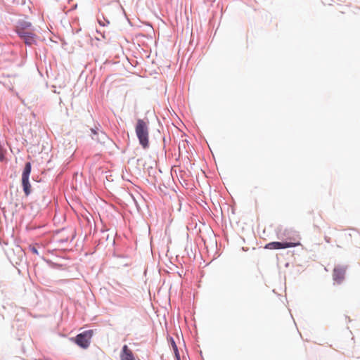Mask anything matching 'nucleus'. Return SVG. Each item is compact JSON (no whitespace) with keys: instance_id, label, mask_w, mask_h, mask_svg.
Returning a JSON list of instances; mask_svg holds the SVG:
<instances>
[{"instance_id":"nucleus-1","label":"nucleus","mask_w":360,"mask_h":360,"mask_svg":"<svg viewBox=\"0 0 360 360\" xmlns=\"http://www.w3.org/2000/svg\"><path fill=\"white\" fill-rule=\"evenodd\" d=\"M148 124V122L139 119L135 127L136 134L140 144L143 148H148L149 146V129Z\"/></svg>"},{"instance_id":"nucleus-2","label":"nucleus","mask_w":360,"mask_h":360,"mask_svg":"<svg viewBox=\"0 0 360 360\" xmlns=\"http://www.w3.org/2000/svg\"><path fill=\"white\" fill-rule=\"evenodd\" d=\"M93 330H86L77 335L75 338V342L82 348H87L90 344V340L93 336Z\"/></svg>"},{"instance_id":"nucleus-3","label":"nucleus","mask_w":360,"mask_h":360,"mask_svg":"<svg viewBox=\"0 0 360 360\" xmlns=\"http://www.w3.org/2000/svg\"><path fill=\"white\" fill-rule=\"evenodd\" d=\"M300 243H292V242H271L266 244L264 247L266 249H285L288 248H293L300 245Z\"/></svg>"},{"instance_id":"nucleus-4","label":"nucleus","mask_w":360,"mask_h":360,"mask_svg":"<svg viewBox=\"0 0 360 360\" xmlns=\"http://www.w3.org/2000/svg\"><path fill=\"white\" fill-rule=\"evenodd\" d=\"M18 36L23 40L24 43L28 46L35 44L37 41V36L34 32V30H29L25 32V34H18Z\"/></svg>"},{"instance_id":"nucleus-5","label":"nucleus","mask_w":360,"mask_h":360,"mask_svg":"<svg viewBox=\"0 0 360 360\" xmlns=\"http://www.w3.org/2000/svg\"><path fill=\"white\" fill-rule=\"evenodd\" d=\"M346 269L342 266H336L333 269V278L338 283H342L345 278Z\"/></svg>"},{"instance_id":"nucleus-6","label":"nucleus","mask_w":360,"mask_h":360,"mask_svg":"<svg viewBox=\"0 0 360 360\" xmlns=\"http://www.w3.org/2000/svg\"><path fill=\"white\" fill-rule=\"evenodd\" d=\"M32 29V26L31 22L25 20H20L16 26L15 31L17 34H25V32Z\"/></svg>"},{"instance_id":"nucleus-7","label":"nucleus","mask_w":360,"mask_h":360,"mask_svg":"<svg viewBox=\"0 0 360 360\" xmlns=\"http://www.w3.org/2000/svg\"><path fill=\"white\" fill-rule=\"evenodd\" d=\"M120 359L121 360H136L132 351L126 345L122 347Z\"/></svg>"},{"instance_id":"nucleus-8","label":"nucleus","mask_w":360,"mask_h":360,"mask_svg":"<svg viewBox=\"0 0 360 360\" xmlns=\"http://www.w3.org/2000/svg\"><path fill=\"white\" fill-rule=\"evenodd\" d=\"M22 184L23 186V190L26 195H28L30 193L31 186L29 182V179H22Z\"/></svg>"},{"instance_id":"nucleus-9","label":"nucleus","mask_w":360,"mask_h":360,"mask_svg":"<svg viewBox=\"0 0 360 360\" xmlns=\"http://www.w3.org/2000/svg\"><path fill=\"white\" fill-rule=\"evenodd\" d=\"M30 172H31V164H30V162H27L25 164L24 170L22 174V179H29Z\"/></svg>"},{"instance_id":"nucleus-10","label":"nucleus","mask_w":360,"mask_h":360,"mask_svg":"<svg viewBox=\"0 0 360 360\" xmlns=\"http://www.w3.org/2000/svg\"><path fill=\"white\" fill-rule=\"evenodd\" d=\"M169 340H170L171 345H172V349L174 350V354H175L176 360H181L180 359V354H179V350H178V347H177V346H176V345L175 343V341L174 340V339L172 338H170Z\"/></svg>"},{"instance_id":"nucleus-11","label":"nucleus","mask_w":360,"mask_h":360,"mask_svg":"<svg viewBox=\"0 0 360 360\" xmlns=\"http://www.w3.org/2000/svg\"><path fill=\"white\" fill-rule=\"evenodd\" d=\"M91 131H92V139H95V140H97L98 141H100V139L98 138V133H97L95 130L94 129H91Z\"/></svg>"},{"instance_id":"nucleus-12","label":"nucleus","mask_w":360,"mask_h":360,"mask_svg":"<svg viewBox=\"0 0 360 360\" xmlns=\"http://www.w3.org/2000/svg\"><path fill=\"white\" fill-rule=\"evenodd\" d=\"M349 236H354L355 238H360V234H359L357 231H354L352 232V233H350V234H349Z\"/></svg>"},{"instance_id":"nucleus-13","label":"nucleus","mask_w":360,"mask_h":360,"mask_svg":"<svg viewBox=\"0 0 360 360\" xmlns=\"http://www.w3.org/2000/svg\"><path fill=\"white\" fill-rule=\"evenodd\" d=\"M30 250L32 251V253L35 255H39L38 250L34 246L30 247Z\"/></svg>"},{"instance_id":"nucleus-14","label":"nucleus","mask_w":360,"mask_h":360,"mask_svg":"<svg viewBox=\"0 0 360 360\" xmlns=\"http://www.w3.org/2000/svg\"><path fill=\"white\" fill-rule=\"evenodd\" d=\"M101 139L104 140L105 138V135L103 133H101Z\"/></svg>"}]
</instances>
